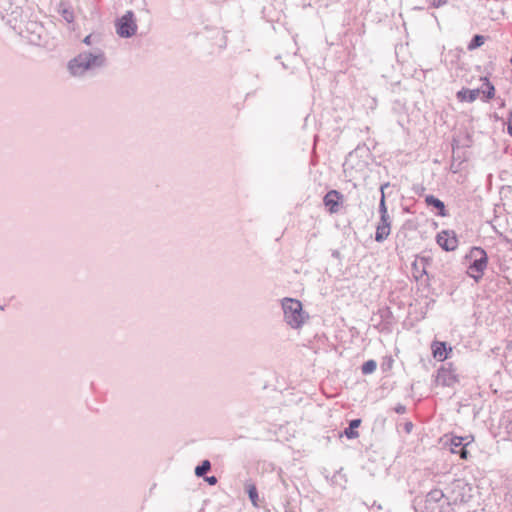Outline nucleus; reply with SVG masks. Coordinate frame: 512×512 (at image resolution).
<instances>
[{
	"mask_svg": "<svg viewBox=\"0 0 512 512\" xmlns=\"http://www.w3.org/2000/svg\"><path fill=\"white\" fill-rule=\"evenodd\" d=\"M106 56L102 47L95 46L92 49L84 50L69 60L67 69L74 77L84 76L88 71L104 67Z\"/></svg>",
	"mask_w": 512,
	"mask_h": 512,
	"instance_id": "1",
	"label": "nucleus"
},
{
	"mask_svg": "<svg viewBox=\"0 0 512 512\" xmlns=\"http://www.w3.org/2000/svg\"><path fill=\"white\" fill-rule=\"evenodd\" d=\"M465 258L469 260L467 275L476 283H479L488 265L489 258L487 252L480 246H473Z\"/></svg>",
	"mask_w": 512,
	"mask_h": 512,
	"instance_id": "2",
	"label": "nucleus"
},
{
	"mask_svg": "<svg viewBox=\"0 0 512 512\" xmlns=\"http://www.w3.org/2000/svg\"><path fill=\"white\" fill-rule=\"evenodd\" d=\"M17 33L28 39L32 44L39 45L44 32V27L36 21H26L21 14L18 22H13L10 25Z\"/></svg>",
	"mask_w": 512,
	"mask_h": 512,
	"instance_id": "3",
	"label": "nucleus"
},
{
	"mask_svg": "<svg viewBox=\"0 0 512 512\" xmlns=\"http://www.w3.org/2000/svg\"><path fill=\"white\" fill-rule=\"evenodd\" d=\"M282 309L285 322L294 329L301 327L304 323V311L302 303L293 298L282 300Z\"/></svg>",
	"mask_w": 512,
	"mask_h": 512,
	"instance_id": "4",
	"label": "nucleus"
},
{
	"mask_svg": "<svg viewBox=\"0 0 512 512\" xmlns=\"http://www.w3.org/2000/svg\"><path fill=\"white\" fill-rule=\"evenodd\" d=\"M116 32L121 38H131L137 32V24L133 11H126L115 22Z\"/></svg>",
	"mask_w": 512,
	"mask_h": 512,
	"instance_id": "5",
	"label": "nucleus"
},
{
	"mask_svg": "<svg viewBox=\"0 0 512 512\" xmlns=\"http://www.w3.org/2000/svg\"><path fill=\"white\" fill-rule=\"evenodd\" d=\"M435 382L443 387H453L459 382V377L452 363H445L438 368Z\"/></svg>",
	"mask_w": 512,
	"mask_h": 512,
	"instance_id": "6",
	"label": "nucleus"
},
{
	"mask_svg": "<svg viewBox=\"0 0 512 512\" xmlns=\"http://www.w3.org/2000/svg\"><path fill=\"white\" fill-rule=\"evenodd\" d=\"M444 493L439 489L431 490L425 499V507L429 512H445L449 509L450 503L443 501Z\"/></svg>",
	"mask_w": 512,
	"mask_h": 512,
	"instance_id": "7",
	"label": "nucleus"
},
{
	"mask_svg": "<svg viewBox=\"0 0 512 512\" xmlns=\"http://www.w3.org/2000/svg\"><path fill=\"white\" fill-rule=\"evenodd\" d=\"M474 441L472 435L467 436H452L450 439V451L453 454H458L461 459L467 460L469 456L468 447Z\"/></svg>",
	"mask_w": 512,
	"mask_h": 512,
	"instance_id": "8",
	"label": "nucleus"
},
{
	"mask_svg": "<svg viewBox=\"0 0 512 512\" xmlns=\"http://www.w3.org/2000/svg\"><path fill=\"white\" fill-rule=\"evenodd\" d=\"M19 0H0V13L3 18H7V23L12 25L13 22H18L23 13L22 8L18 4Z\"/></svg>",
	"mask_w": 512,
	"mask_h": 512,
	"instance_id": "9",
	"label": "nucleus"
},
{
	"mask_svg": "<svg viewBox=\"0 0 512 512\" xmlns=\"http://www.w3.org/2000/svg\"><path fill=\"white\" fill-rule=\"evenodd\" d=\"M436 243L447 252H451L458 247V238L453 230H442L436 235Z\"/></svg>",
	"mask_w": 512,
	"mask_h": 512,
	"instance_id": "10",
	"label": "nucleus"
},
{
	"mask_svg": "<svg viewBox=\"0 0 512 512\" xmlns=\"http://www.w3.org/2000/svg\"><path fill=\"white\" fill-rule=\"evenodd\" d=\"M391 224L392 221L389 215L380 216L374 236L376 242L382 243L388 238L391 232Z\"/></svg>",
	"mask_w": 512,
	"mask_h": 512,
	"instance_id": "11",
	"label": "nucleus"
},
{
	"mask_svg": "<svg viewBox=\"0 0 512 512\" xmlns=\"http://www.w3.org/2000/svg\"><path fill=\"white\" fill-rule=\"evenodd\" d=\"M433 357L438 361H445L452 353V347L445 341L434 340L431 343Z\"/></svg>",
	"mask_w": 512,
	"mask_h": 512,
	"instance_id": "12",
	"label": "nucleus"
},
{
	"mask_svg": "<svg viewBox=\"0 0 512 512\" xmlns=\"http://www.w3.org/2000/svg\"><path fill=\"white\" fill-rule=\"evenodd\" d=\"M342 199L343 195L339 191L330 190L325 194L323 203L328 208L330 213H336L339 210V205Z\"/></svg>",
	"mask_w": 512,
	"mask_h": 512,
	"instance_id": "13",
	"label": "nucleus"
},
{
	"mask_svg": "<svg viewBox=\"0 0 512 512\" xmlns=\"http://www.w3.org/2000/svg\"><path fill=\"white\" fill-rule=\"evenodd\" d=\"M425 204L428 207L436 209L435 215L439 217L448 216V211L446 209L445 203L437 198L436 196L429 194L425 196Z\"/></svg>",
	"mask_w": 512,
	"mask_h": 512,
	"instance_id": "14",
	"label": "nucleus"
},
{
	"mask_svg": "<svg viewBox=\"0 0 512 512\" xmlns=\"http://www.w3.org/2000/svg\"><path fill=\"white\" fill-rule=\"evenodd\" d=\"M480 94L479 89H468V88H462L456 93V98L460 102H468L472 103L474 102L477 97Z\"/></svg>",
	"mask_w": 512,
	"mask_h": 512,
	"instance_id": "15",
	"label": "nucleus"
},
{
	"mask_svg": "<svg viewBox=\"0 0 512 512\" xmlns=\"http://www.w3.org/2000/svg\"><path fill=\"white\" fill-rule=\"evenodd\" d=\"M362 420L355 418L349 421L348 427H346L340 436H345L347 439H355L359 436L357 428L361 425Z\"/></svg>",
	"mask_w": 512,
	"mask_h": 512,
	"instance_id": "16",
	"label": "nucleus"
},
{
	"mask_svg": "<svg viewBox=\"0 0 512 512\" xmlns=\"http://www.w3.org/2000/svg\"><path fill=\"white\" fill-rule=\"evenodd\" d=\"M389 186H390L389 182H385L380 186L381 196H380V201H379V206H378V212H379L380 216L389 215L388 209H387V204H386V195H385V189L388 188Z\"/></svg>",
	"mask_w": 512,
	"mask_h": 512,
	"instance_id": "17",
	"label": "nucleus"
},
{
	"mask_svg": "<svg viewBox=\"0 0 512 512\" xmlns=\"http://www.w3.org/2000/svg\"><path fill=\"white\" fill-rule=\"evenodd\" d=\"M483 86L485 87V89L482 90L484 101L493 99L495 96V87L487 77L484 78Z\"/></svg>",
	"mask_w": 512,
	"mask_h": 512,
	"instance_id": "18",
	"label": "nucleus"
},
{
	"mask_svg": "<svg viewBox=\"0 0 512 512\" xmlns=\"http://www.w3.org/2000/svg\"><path fill=\"white\" fill-rule=\"evenodd\" d=\"M485 42V37L483 35H480V34H475L470 42L468 43L467 45V49L469 51H473L479 47H481Z\"/></svg>",
	"mask_w": 512,
	"mask_h": 512,
	"instance_id": "19",
	"label": "nucleus"
},
{
	"mask_svg": "<svg viewBox=\"0 0 512 512\" xmlns=\"http://www.w3.org/2000/svg\"><path fill=\"white\" fill-rule=\"evenodd\" d=\"M83 43L92 49L95 46L101 47V36L99 34H89L83 39Z\"/></svg>",
	"mask_w": 512,
	"mask_h": 512,
	"instance_id": "20",
	"label": "nucleus"
},
{
	"mask_svg": "<svg viewBox=\"0 0 512 512\" xmlns=\"http://www.w3.org/2000/svg\"><path fill=\"white\" fill-rule=\"evenodd\" d=\"M246 492L248 494V497L251 501V503L255 506V507H258V490H257V487L254 485V484H248L246 485Z\"/></svg>",
	"mask_w": 512,
	"mask_h": 512,
	"instance_id": "21",
	"label": "nucleus"
},
{
	"mask_svg": "<svg viewBox=\"0 0 512 512\" xmlns=\"http://www.w3.org/2000/svg\"><path fill=\"white\" fill-rule=\"evenodd\" d=\"M211 469V463L209 460H203L200 464L195 467V475L197 477L204 476Z\"/></svg>",
	"mask_w": 512,
	"mask_h": 512,
	"instance_id": "22",
	"label": "nucleus"
},
{
	"mask_svg": "<svg viewBox=\"0 0 512 512\" xmlns=\"http://www.w3.org/2000/svg\"><path fill=\"white\" fill-rule=\"evenodd\" d=\"M377 368V362L373 359L365 361L361 366V371L364 375L372 374Z\"/></svg>",
	"mask_w": 512,
	"mask_h": 512,
	"instance_id": "23",
	"label": "nucleus"
},
{
	"mask_svg": "<svg viewBox=\"0 0 512 512\" xmlns=\"http://www.w3.org/2000/svg\"><path fill=\"white\" fill-rule=\"evenodd\" d=\"M61 15L68 23H72L74 21V13L69 8L62 9Z\"/></svg>",
	"mask_w": 512,
	"mask_h": 512,
	"instance_id": "24",
	"label": "nucleus"
},
{
	"mask_svg": "<svg viewBox=\"0 0 512 512\" xmlns=\"http://www.w3.org/2000/svg\"><path fill=\"white\" fill-rule=\"evenodd\" d=\"M413 269L415 270L416 273H418V275H415V278L418 280L419 277H422L423 275H427L428 276V273H427V270L425 269V267H423L421 270H419L417 268V263L414 262L413 263Z\"/></svg>",
	"mask_w": 512,
	"mask_h": 512,
	"instance_id": "25",
	"label": "nucleus"
},
{
	"mask_svg": "<svg viewBox=\"0 0 512 512\" xmlns=\"http://www.w3.org/2000/svg\"><path fill=\"white\" fill-rule=\"evenodd\" d=\"M394 411L397 414H404L406 412V407L402 404H398L395 406Z\"/></svg>",
	"mask_w": 512,
	"mask_h": 512,
	"instance_id": "26",
	"label": "nucleus"
},
{
	"mask_svg": "<svg viewBox=\"0 0 512 512\" xmlns=\"http://www.w3.org/2000/svg\"><path fill=\"white\" fill-rule=\"evenodd\" d=\"M380 315H381V318L385 319L386 317L391 315V311L388 307H386V308L380 310Z\"/></svg>",
	"mask_w": 512,
	"mask_h": 512,
	"instance_id": "27",
	"label": "nucleus"
},
{
	"mask_svg": "<svg viewBox=\"0 0 512 512\" xmlns=\"http://www.w3.org/2000/svg\"><path fill=\"white\" fill-rule=\"evenodd\" d=\"M447 3V0H433V6L438 8Z\"/></svg>",
	"mask_w": 512,
	"mask_h": 512,
	"instance_id": "28",
	"label": "nucleus"
},
{
	"mask_svg": "<svg viewBox=\"0 0 512 512\" xmlns=\"http://www.w3.org/2000/svg\"><path fill=\"white\" fill-rule=\"evenodd\" d=\"M507 131L512 136V113L510 114V116L508 118Z\"/></svg>",
	"mask_w": 512,
	"mask_h": 512,
	"instance_id": "29",
	"label": "nucleus"
},
{
	"mask_svg": "<svg viewBox=\"0 0 512 512\" xmlns=\"http://www.w3.org/2000/svg\"><path fill=\"white\" fill-rule=\"evenodd\" d=\"M206 481L210 484V485H214L217 483V478L215 476H209V477H206Z\"/></svg>",
	"mask_w": 512,
	"mask_h": 512,
	"instance_id": "30",
	"label": "nucleus"
},
{
	"mask_svg": "<svg viewBox=\"0 0 512 512\" xmlns=\"http://www.w3.org/2000/svg\"><path fill=\"white\" fill-rule=\"evenodd\" d=\"M412 428H413V424H412L411 422H407V423H405V425H404V429H405V431H406L407 433H410V432H411V430H412Z\"/></svg>",
	"mask_w": 512,
	"mask_h": 512,
	"instance_id": "31",
	"label": "nucleus"
},
{
	"mask_svg": "<svg viewBox=\"0 0 512 512\" xmlns=\"http://www.w3.org/2000/svg\"><path fill=\"white\" fill-rule=\"evenodd\" d=\"M332 256H333V257H336V258H337V257H339V252H338V251H334V252L332 253Z\"/></svg>",
	"mask_w": 512,
	"mask_h": 512,
	"instance_id": "32",
	"label": "nucleus"
}]
</instances>
